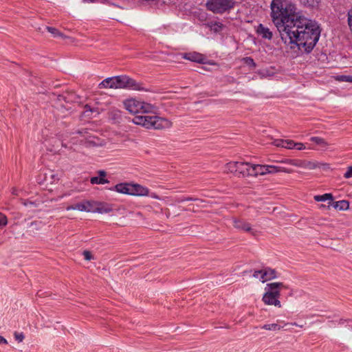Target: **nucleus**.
I'll return each instance as SVG.
<instances>
[{"mask_svg":"<svg viewBox=\"0 0 352 352\" xmlns=\"http://www.w3.org/2000/svg\"><path fill=\"white\" fill-rule=\"evenodd\" d=\"M183 58L192 62L199 63H204L205 60V57L203 54L195 52L185 53L183 55Z\"/></svg>","mask_w":352,"mask_h":352,"instance_id":"11","label":"nucleus"},{"mask_svg":"<svg viewBox=\"0 0 352 352\" xmlns=\"http://www.w3.org/2000/svg\"><path fill=\"white\" fill-rule=\"evenodd\" d=\"M281 328L282 327L280 325H278V324H276V323L265 324L261 327V329H263L274 331H279L281 329Z\"/></svg>","mask_w":352,"mask_h":352,"instance_id":"23","label":"nucleus"},{"mask_svg":"<svg viewBox=\"0 0 352 352\" xmlns=\"http://www.w3.org/2000/svg\"><path fill=\"white\" fill-rule=\"evenodd\" d=\"M300 2L305 6L316 8L318 6L320 0H300Z\"/></svg>","mask_w":352,"mask_h":352,"instance_id":"24","label":"nucleus"},{"mask_svg":"<svg viewBox=\"0 0 352 352\" xmlns=\"http://www.w3.org/2000/svg\"><path fill=\"white\" fill-rule=\"evenodd\" d=\"M8 223L7 217L6 215L0 212V227H3Z\"/></svg>","mask_w":352,"mask_h":352,"instance_id":"32","label":"nucleus"},{"mask_svg":"<svg viewBox=\"0 0 352 352\" xmlns=\"http://www.w3.org/2000/svg\"><path fill=\"white\" fill-rule=\"evenodd\" d=\"M252 165L253 164L248 162H239L236 177H245L248 176H252Z\"/></svg>","mask_w":352,"mask_h":352,"instance_id":"9","label":"nucleus"},{"mask_svg":"<svg viewBox=\"0 0 352 352\" xmlns=\"http://www.w3.org/2000/svg\"><path fill=\"white\" fill-rule=\"evenodd\" d=\"M291 324L294 325V326H296V327H300V328H302V327H303V325H301L300 324H297V323H296V322L291 323Z\"/></svg>","mask_w":352,"mask_h":352,"instance_id":"45","label":"nucleus"},{"mask_svg":"<svg viewBox=\"0 0 352 352\" xmlns=\"http://www.w3.org/2000/svg\"><path fill=\"white\" fill-rule=\"evenodd\" d=\"M116 191L133 196H147L149 190L138 184L120 183L114 186Z\"/></svg>","mask_w":352,"mask_h":352,"instance_id":"5","label":"nucleus"},{"mask_svg":"<svg viewBox=\"0 0 352 352\" xmlns=\"http://www.w3.org/2000/svg\"><path fill=\"white\" fill-rule=\"evenodd\" d=\"M287 288L283 283L275 282L267 284L262 300L265 305L281 307L279 300L280 290Z\"/></svg>","mask_w":352,"mask_h":352,"instance_id":"3","label":"nucleus"},{"mask_svg":"<svg viewBox=\"0 0 352 352\" xmlns=\"http://www.w3.org/2000/svg\"><path fill=\"white\" fill-rule=\"evenodd\" d=\"M66 210H76V209H75V204H74V205L68 206L66 208Z\"/></svg>","mask_w":352,"mask_h":352,"instance_id":"44","label":"nucleus"},{"mask_svg":"<svg viewBox=\"0 0 352 352\" xmlns=\"http://www.w3.org/2000/svg\"><path fill=\"white\" fill-rule=\"evenodd\" d=\"M98 176L92 177L90 179V182L92 184H108L109 181L106 179L107 173L103 170L98 172Z\"/></svg>","mask_w":352,"mask_h":352,"instance_id":"12","label":"nucleus"},{"mask_svg":"<svg viewBox=\"0 0 352 352\" xmlns=\"http://www.w3.org/2000/svg\"><path fill=\"white\" fill-rule=\"evenodd\" d=\"M83 256L85 260L90 261L93 258V256L91 253L89 251H84L83 252Z\"/></svg>","mask_w":352,"mask_h":352,"instance_id":"36","label":"nucleus"},{"mask_svg":"<svg viewBox=\"0 0 352 352\" xmlns=\"http://www.w3.org/2000/svg\"><path fill=\"white\" fill-rule=\"evenodd\" d=\"M328 204H330V201L328 202ZM329 207V205H328V206H326L324 204L319 205V208H320V209H325V208H328Z\"/></svg>","mask_w":352,"mask_h":352,"instance_id":"43","label":"nucleus"},{"mask_svg":"<svg viewBox=\"0 0 352 352\" xmlns=\"http://www.w3.org/2000/svg\"><path fill=\"white\" fill-rule=\"evenodd\" d=\"M270 8L272 20L284 43L291 49L310 52L320 36L317 23L296 13L293 4L285 6L282 0H272Z\"/></svg>","mask_w":352,"mask_h":352,"instance_id":"1","label":"nucleus"},{"mask_svg":"<svg viewBox=\"0 0 352 352\" xmlns=\"http://www.w3.org/2000/svg\"><path fill=\"white\" fill-rule=\"evenodd\" d=\"M331 206L338 210H346L349 208V202L346 200L334 201L331 195Z\"/></svg>","mask_w":352,"mask_h":352,"instance_id":"16","label":"nucleus"},{"mask_svg":"<svg viewBox=\"0 0 352 352\" xmlns=\"http://www.w3.org/2000/svg\"><path fill=\"white\" fill-rule=\"evenodd\" d=\"M0 344H7L8 342L3 336H0Z\"/></svg>","mask_w":352,"mask_h":352,"instance_id":"42","label":"nucleus"},{"mask_svg":"<svg viewBox=\"0 0 352 352\" xmlns=\"http://www.w3.org/2000/svg\"><path fill=\"white\" fill-rule=\"evenodd\" d=\"M344 177L345 178H350L352 177V166L348 167L347 170L344 174Z\"/></svg>","mask_w":352,"mask_h":352,"instance_id":"37","label":"nucleus"},{"mask_svg":"<svg viewBox=\"0 0 352 352\" xmlns=\"http://www.w3.org/2000/svg\"><path fill=\"white\" fill-rule=\"evenodd\" d=\"M306 148H311V147L310 146L307 147L305 144L300 143V142H295L294 149L300 151V150H303V149H306Z\"/></svg>","mask_w":352,"mask_h":352,"instance_id":"31","label":"nucleus"},{"mask_svg":"<svg viewBox=\"0 0 352 352\" xmlns=\"http://www.w3.org/2000/svg\"><path fill=\"white\" fill-rule=\"evenodd\" d=\"M333 78L336 79V80L339 82H352V76H333Z\"/></svg>","mask_w":352,"mask_h":352,"instance_id":"25","label":"nucleus"},{"mask_svg":"<svg viewBox=\"0 0 352 352\" xmlns=\"http://www.w3.org/2000/svg\"><path fill=\"white\" fill-rule=\"evenodd\" d=\"M276 277V272L271 268L266 267L262 269V275L260 277V280L263 283L270 280Z\"/></svg>","mask_w":352,"mask_h":352,"instance_id":"14","label":"nucleus"},{"mask_svg":"<svg viewBox=\"0 0 352 352\" xmlns=\"http://www.w3.org/2000/svg\"><path fill=\"white\" fill-rule=\"evenodd\" d=\"M111 89H129L136 91L144 90L141 83L127 76L111 77Z\"/></svg>","mask_w":352,"mask_h":352,"instance_id":"4","label":"nucleus"},{"mask_svg":"<svg viewBox=\"0 0 352 352\" xmlns=\"http://www.w3.org/2000/svg\"><path fill=\"white\" fill-rule=\"evenodd\" d=\"M348 23H349V25L351 30H352V10L349 12Z\"/></svg>","mask_w":352,"mask_h":352,"instance_id":"38","label":"nucleus"},{"mask_svg":"<svg viewBox=\"0 0 352 352\" xmlns=\"http://www.w3.org/2000/svg\"><path fill=\"white\" fill-rule=\"evenodd\" d=\"M285 143V140H283V139L276 140L274 142V144L275 146H276L278 147H283V148H284Z\"/></svg>","mask_w":352,"mask_h":352,"instance_id":"34","label":"nucleus"},{"mask_svg":"<svg viewBox=\"0 0 352 352\" xmlns=\"http://www.w3.org/2000/svg\"><path fill=\"white\" fill-rule=\"evenodd\" d=\"M316 201H325L330 200V193H325L322 195H315L314 197Z\"/></svg>","mask_w":352,"mask_h":352,"instance_id":"28","label":"nucleus"},{"mask_svg":"<svg viewBox=\"0 0 352 352\" xmlns=\"http://www.w3.org/2000/svg\"><path fill=\"white\" fill-rule=\"evenodd\" d=\"M76 210L78 211H85V212H91L92 210V205L90 201H84L80 203H78L75 204Z\"/></svg>","mask_w":352,"mask_h":352,"instance_id":"18","label":"nucleus"},{"mask_svg":"<svg viewBox=\"0 0 352 352\" xmlns=\"http://www.w3.org/2000/svg\"><path fill=\"white\" fill-rule=\"evenodd\" d=\"M252 169H253V173H252L253 177H256L258 175H263L264 165L253 164Z\"/></svg>","mask_w":352,"mask_h":352,"instance_id":"22","label":"nucleus"},{"mask_svg":"<svg viewBox=\"0 0 352 352\" xmlns=\"http://www.w3.org/2000/svg\"><path fill=\"white\" fill-rule=\"evenodd\" d=\"M344 322H345V320H342V319H340L339 321H338V320H331V324H333L336 327V324H337V323H338H338H339V324H341V323L342 324V323H344Z\"/></svg>","mask_w":352,"mask_h":352,"instance_id":"41","label":"nucleus"},{"mask_svg":"<svg viewBox=\"0 0 352 352\" xmlns=\"http://www.w3.org/2000/svg\"><path fill=\"white\" fill-rule=\"evenodd\" d=\"M233 226L238 230H241L245 232H251L252 234H254V232L253 231L250 223L246 222L243 219H234Z\"/></svg>","mask_w":352,"mask_h":352,"instance_id":"10","label":"nucleus"},{"mask_svg":"<svg viewBox=\"0 0 352 352\" xmlns=\"http://www.w3.org/2000/svg\"><path fill=\"white\" fill-rule=\"evenodd\" d=\"M195 200H197V199L188 197L177 198L176 199V201L178 203H181V202L186 201H195Z\"/></svg>","mask_w":352,"mask_h":352,"instance_id":"35","label":"nucleus"},{"mask_svg":"<svg viewBox=\"0 0 352 352\" xmlns=\"http://www.w3.org/2000/svg\"><path fill=\"white\" fill-rule=\"evenodd\" d=\"M124 105L129 112L133 114L138 113H152L156 109L154 105L134 98L126 100L124 102Z\"/></svg>","mask_w":352,"mask_h":352,"instance_id":"6","label":"nucleus"},{"mask_svg":"<svg viewBox=\"0 0 352 352\" xmlns=\"http://www.w3.org/2000/svg\"><path fill=\"white\" fill-rule=\"evenodd\" d=\"M270 173H291L293 172V170L287 167L281 166H274V165H270Z\"/></svg>","mask_w":352,"mask_h":352,"instance_id":"21","label":"nucleus"},{"mask_svg":"<svg viewBox=\"0 0 352 352\" xmlns=\"http://www.w3.org/2000/svg\"><path fill=\"white\" fill-rule=\"evenodd\" d=\"M99 87L102 88H110L111 89V78H107L103 80L100 84Z\"/></svg>","mask_w":352,"mask_h":352,"instance_id":"27","label":"nucleus"},{"mask_svg":"<svg viewBox=\"0 0 352 352\" xmlns=\"http://www.w3.org/2000/svg\"><path fill=\"white\" fill-rule=\"evenodd\" d=\"M311 141H312L317 145V147H311V148L322 150L324 148H327L328 144L327 142L324 141L322 138L318 137H312L311 138Z\"/></svg>","mask_w":352,"mask_h":352,"instance_id":"20","label":"nucleus"},{"mask_svg":"<svg viewBox=\"0 0 352 352\" xmlns=\"http://www.w3.org/2000/svg\"><path fill=\"white\" fill-rule=\"evenodd\" d=\"M235 6L234 0H207L206 9L214 14L229 12Z\"/></svg>","mask_w":352,"mask_h":352,"instance_id":"7","label":"nucleus"},{"mask_svg":"<svg viewBox=\"0 0 352 352\" xmlns=\"http://www.w3.org/2000/svg\"><path fill=\"white\" fill-rule=\"evenodd\" d=\"M206 26L215 33L220 32L224 28V25L219 21L208 22Z\"/></svg>","mask_w":352,"mask_h":352,"instance_id":"19","label":"nucleus"},{"mask_svg":"<svg viewBox=\"0 0 352 352\" xmlns=\"http://www.w3.org/2000/svg\"><path fill=\"white\" fill-rule=\"evenodd\" d=\"M133 122L147 129H165L172 126L170 120L157 116H137L133 119Z\"/></svg>","mask_w":352,"mask_h":352,"instance_id":"2","label":"nucleus"},{"mask_svg":"<svg viewBox=\"0 0 352 352\" xmlns=\"http://www.w3.org/2000/svg\"><path fill=\"white\" fill-rule=\"evenodd\" d=\"M243 61L245 64H247L248 65L254 68L256 67V65L254 62V60H253L252 58L251 57H245L243 58Z\"/></svg>","mask_w":352,"mask_h":352,"instance_id":"29","label":"nucleus"},{"mask_svg":"<svg viewBox=\"0 0 352 352\" xmlns=\"http://www.w3.org/2000/svg\"><path fill=\"white\" fill-rule=\"evenodd\" d=\"M270 170V165H264L263 175H266V174H271Z\"/></svg>","mask_w":352,"mask_h":352,"instance_id":"40","label":"nucleus"},{"mask_svg":"<svg viewBox=\"0 0 352 352\" xmlns=\"http://www.w3.org/2000/svg\"><path fill=\"white\" fill-rule=\"evenodd\" d=\"M151 197H153V198H155V199H160L159 196H158V195H155V194H153V195H151Z\"/></svg>","mask_w":352,"mask_h":352,"instance_id":"47","label":"nucleus"},{"mask_svg":"<svg viewBox=\"0 0 352 352\" xmlns=\"http://www.w3.org/2000/svg\"><path fill=\"white\" fill-rule=\"evenodd\" d=\"M295 142L292 140H285L284 148L287 149H294Z\"/></svg>","mask_w":352,"mask_h":352,"instance_id":"30","label":"nucleus"},{"mask_svg":"<svg viewBox=\"0 0 352 352\" xmlns=\"http://www.w3.org/2000/svg\"><path fill=\"white\" fill-rule=\"evenodd\" d=\"M261 275H262V270H255L253 274V277L260 279V277Z\"/></svg>","mask_w":352,"mask_h":352,"instance_id":"39","label":"nucleus"},{"mask_svg":"<svg viewBox=\"0 0 352 352\" xmlns=\"http://www.w3.org/2000/svg\"><path fill=\"white\" fill-rule=\"evenodd\" d=\"M12 193L13 195H18V193H17V190H16V189H15V188H12Z\"/></svg>","mask_w":352,"mask_h":352,"instance_id":"46","label":"nucleus"},{"mask_svg":"<svg viewBox=\"0 0 352 352\" xmlns=\"http://www.w3.org/2000/svg\"><path fill=\"white\" fill-rule=\"evenodd\" d=\"M111 205L106 203H96L95 208L92 207L91 212H96L98 213H108L112 211Z\"/></svg>","mask_w":352,"mask_h":352,"instance_id":"15","label":"nucleus"},{"mask_svg":"<svg viewBox=\"0 0 352 352\" xmlns=\"http://www.w3.org/2000/svg\"><path fill=\"white\" fill-rule=\"evenodd\" d=\"M279 162L280 164L292 165L294 166L306 168L310 170L314 169L317 167V164L315 162L302 161L299 160L285 159Z\"/></svg>","mask_w":352,"mask_h":352,"instance_id":"8","label":"nucleus"},{"mask_svg":"<svg viewBox=\"0 0 352 352\" xmlns=\"http://www.w3.org/2000/svg\"><path fill=\"white\" fill-rule=\"evenodd\" d=\"M14 338L16 340H17L19 342H21L24 340V335L23 333H19V332H14Z\"/></svg>","mask_w":352,"mask_h":352,"instance_id":"33","label":"nucleus"},{"mask_svg":"<svg viewBox=\"0 0 352 352\" xmlns=\"http://www.w3.org/2000/svg\"><path fill=\"white\" fill-rule=\"evenodd\" d=\"M47 31L51 33L54 37H63V34L56 28L52 27H46Z\"/></svg>","mask_w":352,"mask_h":352,"instance_id":"26","label":"nucleus"},{"mask_svg":"<svg viewBox=\"0 0 352 352\" xmlns=\"http://www.w3.org/2000/svg\"><path fill=\"white\" fill-rule=\"evenodd\" d=\"M256 32L259 36L265 39L271 40L273 37V34L270 30L261 23L257 26Z\"/></svg>","mask_w":352,"mask_h":352,"instance_id":"13","label":"nucleus"},{"mask_svg":"<svg viewBox=\"0 0 352 352\" xmlns=\"http://www.w3.org/2000/svg\"><path fill=\"white\" fill-rule=\"evenodd\" d=\"M238 163L239 162H230L225 164L224 166V173H232L235 176L237 174V168H238Z\"/></svg>","mask_w":352,"mask_h":352,"instance_id":"17","label":"nucleus"}]
</instances>
